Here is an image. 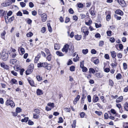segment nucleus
<instances>
[{
    "label": "nucleus",
    "instance_id": "f257e3e1",
    "mask_svg": "<svg viewBox=\"0 0 128 128\" xmlns=\"http://www.w3.org/2000/svg\"><path fill=\"white\" fill-rule=\"evenodd\" d=\"M81 32L84 33V37L86 39V36L88 35L89 33L88 29L86 27H83L82 28Z\"/></svg>",
    "mask_w": 128,
    "mask_h": 128
},
{
    "label": "nucleus",
    "instance_id": "f03ea898",
    "mask_svg": "<svg viewBox=\"0 0 128 128\" xmlns=\"http://www.w3.org/2000/svg\"><path fill=\"white\" fill-rule=\"evenodd\" d=\"M34 67L32 64L30 65L28 68L26 72V74L28 75L31 74L32 72L34 69Z\"/></svg>",
    "mask_w": 128,
    "mask_h": 128
},
{
    "label": "nucleus",
    "instance_id": "7ed1b4c3",
    "mask_svg": "<svg viewBox=\"0 0 128 128\" xmlns=\"http://www.w3.org/2000/svg\"><path fill=\"white\" fill-rule=\"evenodd\" d=\"M8 56V53L5 52H3L2 54V58L3 60L6 61L7 60Z\"/></svg>",
    "mask_w": 128,
    "mask_h": 128
},
{
    "label": "nucleus",
    "instance_id": "20e7f679",
    "mask_svg": "<svg viewBox=\"0 0 128 128\" xmlns=\"http://www.w3.org/2000/svg\"><path fill=\"white\" fill-rule=\"evenodd\" d=\"M6 104L7 106L10 105L12 108L14 107L15 105L14 102L10 100H7L6 101Z\"/></svg>",
    "mask_w": 128,
    "mask_h": 128
},
{
    "label": "nucleus",
    "instance_id": "39448f33",
    "mask_svg": "<svg viewBox=\"0 0 128 128\" xmlns=\"http://www.w3.org/2000/svg\"><path fill=\"white\" fill-rule=\"evenodd\" d=\"M69 48V46L66 44L64 46L63 48L62 49V51L63 52H65V53L67 52Z\"/></svg>",
    "mask_w": 128,
    "mask_h": 128
},
{
    "label": "nucleus",
    "instance_id": "423d86ee",
    "mask_svg": "<svg viewBox=\"0 0 128 128\" xmlns=\"http://www.w3.org/2000/svg\"><path fill=\"white\" fill-rule=\"evenodd\" d=\"M47 65L46 62H40L38 64L37 66L38 68H41L44 67V68L46 67V65Z\"/></svg>",
    "mask_w": 128,
    "mask_h": 128
},
{
    "label": "nucleus",
    "instance_id": "0eeeda50",
    "mask_svg": "<svg viewBox=\"0 0 128 128\" xmlns=\"http://www.w3.org/2000/svg\"><path fill=\"white\" fill-rule=\"evenodd\" d=\"M0 65L1 66L5 69L8 70L9 68V66L4 62L0 63Z\"/></svg>",
    "mask_w": 128,
    "mask_h": 128
},
{
    "label": "nucleus",
    "instance_id": "6e6552de",
    "mask_svg": "<svg viewBox=\"0 0 128 128\" xmlns=\"http://www.w3.org/2000/svg\"><path fill=\"white\" fill-rule=\"evenodd\" d=\"M41 16L42 22H45L47 18V15L44 13L41 14Z\"/></svg>",
    "mask_w": 128,
    "mask_h": 128
},
{
    "label": "nucleus",
    "instance_id": "1a4fd4ad",
    "mask_svg": "<svg viewBox=\"0 0 128 128\" xmlns=\"http://www.w3.org/2000/svg\"><path fill=\"white\" fill-rule=\"evenodd\" d=\"M118 2L122 7L125 6L126 5L125 2L124 0H118Z\"/></svg>",
    "mask_w": 128,
    "mask_h": 128
},
{
    "label": "nucleus",
    "instance_id": "9d476101",
    "mask_svg": "<svg viewBox=\"0 0 128 128\" xmlns=\"http://www.w3.org/2000/svg\"><path fill=\"white\" fill-rule=\"evenodd\" d=\"M115 13L118 14L120 16H122L123 15V12L120 10L118 9L116 10L115 12Z\"/></svg>",
    "mask_w": 128,
    "mask_h": 128
},
{
    "label": "nucleus",
    "instance_id": "9b49d317",
    "mask_svg": "<svg viewBox=\"0 0 128 128\" xmlns=\"http://www.w3.org/2000/svg\"><path fill=\"white\" fill-rule=\"evenodd\" d=\"M18 51L20 50L21 52V54H20L21 55H22L25 53V50L24 48H22V46H21L19 47L18 48Z\"/></svg>",
    "mask_w": 128,
    "mask_h": 128
},
{
    "label": "nucleus",
    "instance_id": "f8f14e48",
    "mask_svg": "<svg viewBox=\"0 0 128 128\" xmlns=\"http://www.w3.org/2000/svg\"><path fill=\"white\" fill-rule=\"evenodd\" d=\"M98 97L97 96L95 95L93 96L92 101L94 102H96L98 100Z\"/></svg>",
    "mask_w": 128,
    "mask_h": 128
},
{
    "label": "nucleus",
    "instance_id": "ddd939ff",
    "mask_svg": "<svg viewBox=\"0 0 128 128\" xmlns=\"http://www.w3.org/2000/svg\"><path fill=\"white\" fill-rule=\"evenodd\" d=\"M95 75L98 78H102L103 76V74L100 72H99L98 73L96 74Z\"/></svg>",
    "mask_w": 128,
    "mask_h": 128
},
{
    "label": "nucleus",
    "instance_id": "4468645a",
    "mask_svg": "<svg viewBox=\"0 0 128 128\" xmlns=\"http://www.w3.org/2000/svg\"><path fill=\"white\" fill-rule=\"evenodd\" d=\"M123 99V97L122 96H120L116 99V102L117 103H119L122 101Z\"/></svg>",
    "mask_w": 128,
    "mask_h": 128
},
{
    "label": "nucleus",
    "instance_id": "2eb2a0df",
    "mask_svg": "<svg viewBox=\"0 0 128 128\" xmlns=\"http://www.w3.org/2000/svg\"><path fill=\"white\" fill-rule=\"evenodd\" d=\"M40 53L38 54V55L36 56L35 57L34 60L35 62L36 63L39 60L40 58Z\"/></svg>",
    "mask_w": 128,
    "mask_h": 128
},
{
    "label": "nucleus",
    "instance_id": "dca6fc26",
    "mask_svg": "<svg viewBox=\"0 0 128 128\" xmlns=\"http://www.w3.org/2000/svg\"><path fill=\"white\" fill-rule=\"evenodd\" d=\"M36 92L38 96L41 95L43 94L42 91L39 89L37 90Z\"/></svg>",
    "mask_w": 128,
    "mask_h": 128
},
{
    "label": "nucleus",
    "instance_id": "f3484780",
    "mask_svg": "<svg viewBox=\"0 0 128 128\" xmlns=\"http://www.w3.org/2000/svg\"><path fill=\"white\" fill-rule=\"evenodd\" d=\"M110 53L112 57L113 58H114L116 56V53L114 51H112Z\"/></svg>",
    "mask_w": 128,
    "mask_h": 128
},
{
    "label": "nucleus",
    "instance_id": "a211bd4d",
    "mask_svg": "<svg viewBox=\"0 0 128 128\" xmlns=\"http://www.w3.org/2000/svg\"><path fill=\"white\" fill-rule=\"evenodd\" d=\"M47 26L48 27V31L50 32H52V30L50 23H48L47 24Z\"/></svg>",
    "mask_w": 128,
    "mask_h": 128
},
{
    "label": "nucleus",
    "instance_id": "6ab92c4d",
    "mask_svg": "<svg viewBox=\"0 0 128 128\" xmlns=\"http://www.w3.org/2000/svg\"><path fill=\"white\" fill-rule=\"evenodd\" d=\"M74 45L72 44L69 48V50L72 53H73L74 51Z\"/></svg>",
    "mask_w": 128,
    "mask_h": 128
},
{
    "label": "nucleus",
    "instance_id": "aec40b11",
    "mask_svg": "<svg viewBox=\"0 0 128 128\" xmlns=\"http://www.w3.org/2000/svg\"><path fill=\"white\" fill-rule=\"evenodd\" d=\"M56 53L57 55L60 56H62L64 55V54L62 52L59 51H56Z\"/></svg>",
    "mask_w": 128,
    "mask_h": 128
},
{
    "label": "nucleus",
    "instance_id": "412c9836",
    "mask_svg": "<svg viewBox=\"0 0 128 128\" xmlns=\"http://www.w3.org/2000/svg\"><path fill=\"white\" fill-rule=\"evenodd\" d=\"M28 82L32 86H34V81L32 80H28Z\"/></svg>",
    "mask_w": 128,
    "mask_h": 128
},
{
    "label": "nucleus",
    "instance_id": "4be33fe9",
    "mask_svg": "<svg viewBox=\"0 0 128 128\" xmlns=\"http://www.w3.org/2000/svg\"><path fill=\"white\" fill-rule=\"evenodd\" d=\"M114 63L113 62L111 64V65L113 66V67H116L117 65V64L116 62V59L115 60H114Z\"/></svg>",
    "mask_w": 128,
    "mask_h": 128
},
{
    "label": "nucleus",
    "instance_id": "5701e85b",
    "mask_svg": "<svg viewBox=\"0 0 128 128\" xmlns=\"http://www.w3.org/2000/svg\"><path fill=\"white\" fill-rule=\"evenodd\" d=\"M82 38L81 35H76L75 36V39L77 40H80Z\"/></svg>",
    "mask_w": 128,
    "mask_h": 128
},
{
    "label": "nucleus",
    "instance_id": "b1692460",
    "mask_svg": "<svg viewBox=\"0 0 128 128\" xmlns=\"http://www.w3.org/2000/svg\"><path fill=\"white\" fill-rule=\"evenodd\" d=\"M9 3L8 2H4L2 3L1 4V6H9L10 4H8Z\"/></svg>",
    "mask_w": 128,
    "mask_h": 128
},
{
    "label": "nucleus",
    "instance_id": "393cba45",
    "mask_svg": "<svg viewBox=\"0 0 128 128\" xmlns=\"http://www.w3.org/2000/svg\"><path fill=\"white\" fill-rule=\"evenodd\" d=\"M46 68L48 70H50L51 69V65L49 64H48L47 63V65H46Z\"/></svg>",
    "mask_w": 128,
    "mask_h": 128
},
{
    "label": "nucleus",
    "instance_id": "a878e982",
    "mask_svg": "<svg viewBox=\"0 0 128 128\" xmlns=\"http://www.w3.org/2000/svg\"><path fill=\"white\" fill-rule=\"evenodd\" d=\"M124 106L125 110L127 111H128V104L127 102L125 103Z\"/></svg>",
    "mask_w": 128,
    "mask_h": 128
},
{
    "label": "nucleus",
    "instance_id": "bb28decb",
    "mask_svg": "<svg viewBox=\"0 0 128 128\" xmlns=\"http://www.w3.org/2000/svg\"><path fill=\"white\" fill-rule=\"evenodd\" d=\"M48 55V56H47L46 58V59L48 61H50L51 60L52 55L51 54H49Z\"/></svg>",
    "mask_w": 128,
    "mask_h": 128
},
{
    "label": "nucleus",
    "instance_id": "cd10ccee",
    "mask_svg": "<svg viewBox=\"0 0 128 128\" xmlns=\"http://www.w3.org/2000/svg\"><path fill=\"white\" fill-rule=\"evenodd\" d=\"M54 49L56 50H58L60 48V46L58 44H54Z\"/></svg>",
    "mask_w": 128,
    "mask_h": 128
},
{
    "label": "nucleus",
    "instance_id": "c85d7f7f",
    "mask_svg": "<svg viewBox=\"0 0 128 128\" xmlns=\"http://www.w3.org/2000/svg\"><path fill=\"white\" fill-rule=\"evenodd\" d=\"M85 98L84 95V94L82 95V97L81 98V102L82 104L84 102V99Z\"/></svg>",
    "mask_w": 128,
    "mask_h": 128
},
{
    "label": "nucleus",
    "instance_id": "c756f323",
    "mask_svg": "<svg viewBox=\"0 0 128 128\" xmlns=\"http://www.w3.org/2000/svg\"><path fill=\"white\" fill-rule=\"evenodd\" d=\"M82 52L83 54H86L88 53V50L87 49H86L85 50L84 49L82 50Z\"/></svg>",
    "mask_w": 128,
    "mask_h": 128
},
{
    "label": "nucleus",
    "instance_id": "7c9ffc66",
    "mask_svg": "<svg viewBox=\"0 0 128 128\" xmlns=\"http://www.w3.org/2000/svg\"><path fill=\"white\" fill-rule=\"evenodd\" d=\"M28 117L25 118L24 119H22L21 120V122H26L28 120Z\"/></svg>",
    "mask_w": 128,
    "mask_h": 128
},
{
    "label": "nucleus",
    "instance_id": "2f4dec72",
    "mask_svg": "<svg viewBox=\"0 0 128 128\" xmlns=\"http://www.w3.org/2000/svg\"><path fill=\"white\" fill-rule=\"evenodd\" d=\"M95 72V70L92 68H90L89 69V72L94 74Z\"/></svg>",
    "mask_w": 128,
    "mask_h": 128
},
{
    "label": "nucleus",
    "instance_id": "473e14b6",
    "mask_svg": "<svg viewBox=\"0 0 128 128\" xmlns=\"http://www.w3.org/2000/svg\"><path fill=\"white\" fill-rule=\"evenodd\" d=\"M78 7L79 8H82L83 7V5L81 3H78L77 4Z\"/></svg>",
    "mask_w": 128,
    "mask_h": 128
},
{
    "label": "nucleus",
    "instance_id": "72a5a7b5",
    "mask_svg": "<svg viewBox=\"0 0 128 128\" xmlns=\"http://www.w3.org/2000/svg\"><path fill=\"white\" fill-rule=\"evenodd\" d=\"M33 35V34L31 32H30L26 34V36L27 37H31Z\"/></svg>",
    "mask_w": 128,
    "mask_h": 128
},
{
    "label": "nucleus",
    "instance_id": "f704fd0d",
    "mask_svg": "<svg viewBox=\"0 0 128 128\" xmlns=\"http://www.w3.org/2000/svg\"><path fill=\"white\" fill-rule=\"evenodd\" d=\"M6 34V32L5 30H4L3 32L1 33V37L2 38L4 39V35Z\"/></svg>",
    "mask_w": 128,
    "mask_h": 128
},
{
    "label": "nucleus",
    "instance_id": "c9c22d12",
    "mask_svg": "<svg viewBox=\"0 0 128 128\" xmlns=\"http://www.w3.org/2000/svg\"><path fill=\"white\" fill-rule=\"evenodd\" d=\"M114 16L117 20H120L121 18V17L120 16H118L116 14L114 15Z\"/></svg>",
    "mask_w": 128,
    "mask_h": 128
},
{
    "label": "nucleus",
    "instance_id": "e433bc0d",
    "mask_svg": "<svg viewBox=\"0 0 128 128\" xmlns=\"http://www.w3.org/2000/svg\"><path fill=\"white\" fill-rule=\"evenodd\" d=\"M116 78L118 80H119L121 78H122V75L121 74H118L116 76Z\"/></svg>",
    "mask_w": 128,
    "mask_h": 128
},
{
    "label": "nucleus",
    "instance_id": "4c0bfd02",
    "mask_svg": "<svg viewBox=\"0 0 128 128\" xmlns=\"http://www.w3.org/2000/svg\"><path fill=\"white\" fill-rule=\"evenodd\" d=\"M46 52L47 55L49 54H50V52L49 50L47 48H45L44 50Z\"/></svg>",
    "mask_w": 128,
    "mask_h": 128
},
{
    "label": "nucleus",
    "instance_id": "58836bf2",
    "mask_svg": "<svg viewBox=\"0 0 128 128\" xmlns=\"http://www.w3.org/2000/svg\"><path fill=\"white\" fill-rule=\"evenodd\" d=\"M48 106H50L52 108H53L54 107V104L53 103H49L47 104Z\"/></svg>",
    "mask_w": 128,
    "mask_h": 128
},
{
    "label": "nucleus",
    "instance_id": "ea45409f",
    "mask_svg": "<svg viewBox=\"0 0 128 128\" xmlns=\"http://www.w3.org/2000/svg\"><path fill=\"white\" fill-rule=\"evenodd\" d=\"M14 20V16H12L10 18L8 19V22H11Z\"/></svg>",
    "mask_w": 128,
    "mask_h": 128
},
{
    "label": "nucleus",
    "instance_id": "a19ab883",
    "mask_svg": "<svg viewBox=\"0 0 128 128\" xmlns=\"http://www.w3.org/2000/svg\"><path fill=\"white\" fill-rule=\"evenodd\" d=\"M104 44V42L103 41H100V42L99 46H102Z\"/></svg>",
    "mask_w": 128,
    "mask_h": 128
},
{
    "label": "nucleus",
    "instance_id": "79ce46f5",
    "mask_svg": "<svg viewBox=\"0 0 128 128\" xmlns=\"http://www.w3.org/2000/svg\"><path fill=\"white\" fill-rule=\"evenodd\" d=\"M68 12H69L71 14H73L74 13V10H73V9L71 8H70L69 9V10H68Z\"/></svg>",
    "mask_w": 128,
    "mask_h": 128
},
{
    "label": "nucleus",
    "instance_id": "37998d69",
    "mask_svg": "<svg viewBox=\"0 0 128 128\" xmlns=\"http://www.w3.org/2000/svg\"><path fill=\"white\" fill-rule=\"evenodd\" d=\"M20 4L22 8L25 7L26 5V4L24 2H20Z\"/></svg>",
    "mask_w": 128,
    "mask_h": 128
},
{
    "label": "nucleus",
    "instance_id": "c03bdc74",
    "mask_svg": "<svg viewBox=\"0 0 128 128\" xmlns=\"http://www.w3.org/2000/svg\"><path fill=\"white\" fill-rule=\"evenodd\" d=\"M112 31L110 30L106 32L107 36H110L111 35Z\"/></svg>",
    "mask_w": 128,
    "mask_h": 128
},
{
    "label": "nucleus",
    "instance_id": "a18cd8bd",
    "mask_svg": "<svg viewBox=\"0 0 128 128\" xmlns=\"http://www.w3.org/2000/svg\"><path fill=\"white\" fill-rule=\"evenodd\" d=\"M21 110V109L20 108L18 107L16 109V112L18 113L20 112Z\"/></svg>",
    "mask_w": 128,
    "mask_h": 128
},
{
    "label": "nucleus",
    "instance_id": "49530a36",
    "mask_svg": "<svg viewBox=\"0 0 128 128\" xmlns=\"http://www.w3.org/2000/svg\"><path fill=\"white\" fill-rule=\"evenodd\" d=\"M36 78L37 80L39 81H41L42 80V78L40 77V76H37Z\"/></svg>",
    "mask_w": 128,
    "mask_h": 128
},
{
    "label": "nucleus",
    "instance_id": "de8ad7c7",
    "mask_svg": "<svg viewBox=\"0 0 128 128\" xmlns=\"http://www.w3.org/2000/svg\"><path fill=\"white\" fill-rule=\"evenodd\" d=\"M114 84L113 81L112 80H110L109 81V85L110 86H112Z\"/></svg>",
    "mask_w": 128,
    "mask_h": 128
},
{
    "label": "nucleus",
    "instance_id": "09e8293b",
    "mask_svg": "<svg viewBox=\"0 0 128 128\" xmlns=\"http://www.w3.org/2000/svg\"><path fill=\"white\" fill-rule=\"evenodd\" d=\"M46 30V28L45 27H43L41 28V32L42 33H44L45 32Z\"/></svg>",
    "mask_w": 128,
    "mask_h": 128
},
{
    "label": "nucleus",
    "instance_id": "8fccbe9b",
    "mask_svg": "<svg viewBox=\"0 0 128 128\" xmlns=\"http://www.w3.org/2000/svg\"><path fill=\"white\" fill-rule=\"evenodd\" d=\"M75 67L74 66H72L70 68V70L72 72L74 71L75 70Z\"/></svg>",
    "mask_w": 128,
    "mask_h": 128
},
{
    "label": "nucleus",
    "instance_id": "3c124183",
    "mask_svg": "<svg viewBox=\"0 0 128 128\" xmlns=\"http://www.w3.org/2000/svg\"><path fill=\"white\" fill-rule=\"evenodd\" d=\"M59 121L58 122L59 123H62L63 122V120L62 118V117H60L59 118Z\"/></svg>",
    "mask_w": 128,
    "mask_h": 128
},
{
    "label": "nucleus",
    "instance_id": "603ef678",
    "mask_svg": "<svg viewBox=\"0 0 128 128\" xmlns=\"http://www.w3.org/2000/svg\"><path fill=\"white\" fill-rule=\"evenodd\" d=\"M92 22V20H89L88 22H85L86 24L88 25H89L91 24Z\"/></svg>",
    "mask_w": 128,
    "mask_h": 128
},
{
    "label": "nucleus",
    "instance_id": "864d4df0",
    "mask_svg": "<svg viewBox=\"0 0 128 128\" xmlns=\"http://www.w3.org/2000/svg\"><path fill=\"white\" fill-rule=\"evenodd\" d=\"M87 98L88 102H91V97L90 95H88L87 96Z\"/></svg>",
    "mask_w": 128,
    "mask_h": 128
},
{
    "label": "nucleus",
    "instance_id": "5fc2aeb1",
    "mask_svg": "<svg viewBox=\"0 0 128 128\" xmlns=\"http://www.w3.org/2000/svg\"><path fill=\"white\" fill-rule=\"evenodd\" d=\"M76 122L75 120L73 122V124H72V128H75L76 126Z\"/></svg>",
    "mask_w": 128,
    "mask_h": 128
},
{
    "label": "nucleus",
    "instance_id": "6e6d98bb",
    "mask_svg": "<svg viewBox=\"0 0 128 128\" xmlns=\"http://www.w3.org/2000/svg\"><path fill=\"white\" fill-rule=\"evenodd\" d=\"M16 15L18 16H22V14L20 11H19L17 13Z\"/></svg>",
    "mask_w": 128,
    "mask_h": 128
},
{
    "label": "nucleus",
    "instance_id": "4d7b16f0",
    "mask_svg": "<svg viewBox=\"0 0 128 128\" xmlns=\"http://www.w3.org/2000/svg\"><path fill=\"white\" fill-rule=\"evenodd\" d=\"M95 112L98 116L101 115L102 113V112H99L97 111H95Z\"/></svg>",
    "mask_w": 128,
    "mask_h": 128
},
{
    "label": "nucleus",
    "instance_id": "13d9d810",
    "mask_svg": "<svg viewBox=\"0 0 128 128\" xmlns=\"http://www.w3.org/2000/svg\"><path fill=\"white\" fill-rule=\"evenodd\" d=\"M106 20L107 21H108L110 19V14L107 15L106 17Z\"/></svg>",
    "mask_w": 128,
    "mask_h": 128
},
{
    "label": "nucleus",
    "instance_id": "bf43d9fd",
    "mask_svg": "<svg viewBox=\"0 0 128 128\" xmlns=\"http://www.w3.org/2000/svg\"><path fill=\"white\" fill-rule=\"evenodd\" d=\"M82 68V71L84 72H86L87 71V68L85 67L84 66Z\"/></svg>",
    "mask_w": 128,
    "mask_h": 128
},
{
    "label": "nucleus",
    "instance_id": "052dcab7",
    "mask_svg": "<svg viewBox=\"0 0 128 128\" xmlns=\"http://www.w3.org/2000/svg\"><path fill=\"white\" fill-rule=\"evenodd\" d=\"M123 66L124 68V70H125L127 68V65L126 63H124L123 64Z\"/></svg>",
    "mask_w": 128,
    "mask_h": 128
},
{
    "label": "nucleus",
    "instance_id": "680f3d73",
    "mask_svg": "<svg viewBox=\"0 0 128 128\" xmlns=\"http://www.w3.org/2000/svg\"><path fill=\"white\" fill-rule=\"evenodd\" d=\"M80 115L81 118H83L84 117L85 114L84 112H81L80 113Z\"/></svg>",
    "mask_w": 128,
    "mask_h": 128
},
{
    "label": "nucleus",
    "instance_id": "e2e57ef3",
    "mask_svg": "<svg viewBox=\"0 0 128 128\" xmlns=\"http://www.w3.org/2000/svg\"><path fill=\"white\" fill-rule=\"evenodd\" d=\"M104 70L105 72H110V69L109 68H106L104 69Z\"/></svg>",
    "mask_w": 128,
    "mask_h": 128
},
{
    "label": "nucleus",
    "instance_id": "0e129e2a",
    "mask_svg": "<svg viewBox=\"0 0 128 128\" xmlns=\"http://www.w3.org/2000/svg\"><path fill=\"white\" fill-rule=\"evenodd\" d=\"M91 53L93 54H95L96 53V51L94 49H92L91 51Z\"/></svg>",
    "mask_w": 128,
    "mask_h": 128
},
{
    "label": "nucleus",
    "instance_id": "69168bd1",
    "mask_svg": "<svg viewBox=\"0 0 128 128\" xmlns=\"http://www.w3.org/2000/svg\"><path fill=\"white\" fill-rule=\"evenodd\" d=\"M12 82L14 84H17V81L14 79H12L11 80Z\"/></svg>",
    "mask_w": 128,
    "mask_h": 128
},
{
    "label": "nucleus",
    "instance_id": "338daca9",
    "mask_svg": "<svg viewBox=\"0 0 128 128\" xmlns=\"http://www.w3.org/2000/svg\"><path fill=\"white\" fill-rule=\"evenodd\" d=\"M28 124L29 125H32L34 124V122L31 120H28Z\"/></svg>",
    "mask_w": 128,
    "mask_h": 128
},
{
    "label": "nucleus",
    "instance_id": "774afa93",
    "mask_svg": "<svg viewBox=\"0 0 128 128\" xmlns=\"http://www.w3.org/2000/svg\"><path fill=\"white\" fill-rule=\"evenodd\" d=\"M124 128H128V123L126 122L124 123Z\"/></svg>",
    "mask_w": 128,
    "mask_h": 128
}]
</instances>
